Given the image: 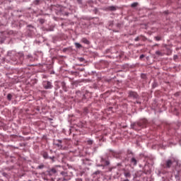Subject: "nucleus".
Masks as SVG:
<instances>
[{
    "mask_svg": "<svg viewBox=\"0 0 181 181\" xmlns=\"http://www.w3.org/2000/svg\"><path fill=\"white\" fill-rule=\"evenodd\" d=\"M59 169H62L61 166H57V167H54V168H52L49 169L47 171L48 175L49 176H53V175H56V173H58V172H60Z\"/></svg>",
    "mask_w": 181,
    "mask_h": 181,
    "instance_id": "nucleus-2",
    "label": "nucleus"
},
{
    "mask_svg": "<svg viewBox=\"0 0 181 181\" xmlns=\"http://www.w3.org/2000/svg\"><path fill=\"white\" fill-rule=\"evenodd\" d=\"M110 141H112V144H117V141H118V137L112 136L110 137Z\"/></svg>",
    "mask_w": 181,
    "mask_h": 181,
    "instance_id": "nucleus-9",
    "label": "nucleus"
},
{
    "mask_svg": "<svg viewBox=\"0 0 181 181\" xmlns=\"http://www.w3.org/2000/svg\"><path fill=\"white\" fill-rule=\"evenodd\" d=\"M94 175L95 181H104V175L101 171H96Z\"/></svg>",
    "mask_w": 181,
    "mask_h": 181,
    "instance_id": "nucleus-3",
    "label": "nucleus"
},
{
    "mask_svg": "<svg viewBox=\"0 0 181 181\" xmlns=\"http://www.w3.org/2000/svg\"><path fill=\"white\" fill-rule=\"evenodd\" d=\"M58 142H59L60 144H62V140H58Z\"/></svg>",
    "mask_w": 181,
    "mask_h": 181,
    "instance_id": "nucleus-28",
    "label": "nucleus"
},
{
    "mask_svg": "<svg viewBox=\"0 0 181 181\" xmlns=\"http://www.w3.org/2000/svg\"><path fill=\"white\" fill-rule=\"evenodd\" d=\"M76 181H83V179H81V178H76Z\"/></svg>",
    "mask_w": 181,
    "mask_h": 181,
    "instance_id": "nucleus-24",
    "label": "nucleus"
},
{
    "mask_svg": "<svg viewBox=\"0 0 181 181\" xmlns=\"http://www.w3.org/2000/svg\"><path fill=\"white\" fill-rule=\"evenodd\" d=\"M83 97H85V95H83Z\"/></svg>",
    "mask_w": 181,
    "mask_h": 181,
    "instance_id": "nucleus-31",
    "label": "nucleus"
},
{
    "mask_svg": "<svg viewBox=\"0 0 181 181\" xmlns=\"http://www.w3.org/2000/svg\"><path fill=\"white\" fill-rule=\"evenodd\" d=\"M75 46H76V47H77V49H80L82 47L81 44H80L78 42H76Z\"/></svg>",
    "mask_w": 181,
    "mask_h": 181,
    "instance_id": "nucleus-16",
    "label": "nucleus"
},
{
    "mask_svg": "<svg viewBox=\"0 0 181 181\" xmlns=\"http://www.w3.org/2000/svg\"><path fill=\"white\" fill-rule=\"evenodd\" d=\"M42 86L45 90H49L50 88H53V86L52 83L49 81H45L42 83Z\"/></svg>",
    "mask_w": 181,
    "mask_h": 181,
    "instance_id": "nucleus-4",
    "label": "nucleus"
},
{
    "mask_svg": "<svg viewBox=\"0 0 181 181\" xmlns=\"http://www.w3.org/2000/svg\"><path fill=\"white\" fill-rule=\"evenodd\" d=\"M156 40L159 41L160 40V37H155Z\"/></svg>",
    "mask_w": 181,
    "mask_h": 181,
    "instance_id": "nucleus-22",
    "label": "nucleus"
},
{
    "mask_svg": "<svg viewBox=\"0 0 181 181\" xmlns=\"http://www.w3.org/2000/svg\"><path fill=\"white\" fill-rule=\"evenodd\" d=\"M173 59L174 60H176L177 59V55H174Z\"/></svg>",
    "mask_w": 181,
    "mask_h": 181,
    "instance_id": "nucleus-26",
    "label": "nucleus"
},
{
    "mask_svg": "<svg viewBox=\"0 0 181 181\" xmlns=\"http://www.w3.org/2000/svg\"><path fill=\"white\" fill-rule=\"evenodd\" d=\"M137 104H139V102H136Z\"/></svg>",
    "mask_w": 181,
    "mask_h": 181,
    "instance_id": "nucleus-30",
    "label": "nucleus"
},
{
    "mask_svg": "<svg viewBox=\"0 0 181 181\" xmlns=\"http://www.w3.org/2000/svg\"><path fill=\"white\" fill-rule=\"evenodd\" d=\"M172 165H173V160H165V163L164 165V168H170V166H172Z\"/></svg>",
    "mask_w": 181,
    "mask_h": 181,
    "instance_id": "nucleus-6",
    "label": "nucleus"
},
{
    "mask_svg": "<svg viewBox=\"0 0 181 181\" xmlns=\"http://www.w3.org/2000/svg\"><path fill=\"white\" fill-rule=\"evenodd\" d=\"M139 95L136 92L129 91V98H132L133 100H138Z\"/></svg>",
    "mask_w": 181,
    "mask_h": 181,
    "instance_id": "nucleus-5",
    "label": "nucleus"
},
{
    "mask_svg": "<svg viewBox=\"0 0 181 181\" xmlns=\"http://www.w3.org/2000/svg\"><path fill=\"white\" fill-rule=\"evenodd\" d=\"M103 137H101V139H100V141H101V140L103 139Z\"/></svg>",
    "mask_w": 181,
    "mask_h": 181,
    "instance_id": "nucleus-29",
    "label": "nucleus"
},
{
    "mask_svg": "<svg viewBox=\"0 0 181 181\" xmlns=\"http://www.w3.org/2000/svg\"><path fill=\"white\" fill-rule=\"evenodd\" d=\"M61 175H62V176H63L64 180H70V177H69L67 176L66 172L62 171V172H61Z\"/></svg>",
    "mask_w": 181,
    "mask_h": 181,
    "instance_id": "nucleus-8",
    "label": "nucleus"
},
{
    "mask_svg": "<svg viewBox=\"0 0 181 181\" xmlns=\"http://www.w3.org/2000/svg\"><path fill=\"white\" fill-rule=\"evenodd\" d=\"M43 168H45V165L42 164L38 165L37 169H43Z\"/></svg>",
    "mask_w": 181,
    "mask_h": 181,
    "instance_id": "nucleus-19",
    "label": "nucleus"
},
{
    "mask_svg": "<svg viewBox=\"0 0 181 181\" xmlns=\"http://www.w3.org/2000/svg\"><path fill=\"white\" fill-rule=\"evenodd\" d=\"M146 127H148V120L146 119H141L131 124V127L135 131H141L142 128H146Z\"/></svg>",
    "mask_w": 181,
    "mask_h": 181,
    "instance_id": "nucleus-1",
    "label": "nucleus"
},
{
    "mask_svg": "<svg viewBox=\"0 0 181 181\" xmlns=\"http://www.w3.org/2000/svg\"><path fill=\"white\" fill-rule=\"evenodd\" d=\"M42 156L45 159H49V155L47 154V152H43Z\"/></svg>",
    "mask_w": 181,
    "mask_h": 181,
    "instance_id": "nucleus-13",
    "label": "nucleus"
},
{
    "mask_svg": "<svg viewBox=\"0 0 181 181\" xmlns=\"http://www.w3.org/2000/svg\"><path fill=\"white\" fill-rule=\"evenodd\" d=\"M156 54L158 56H163V53L160 52V51H156Z\"/></svg>",
    "mask_w": 181,
    "mask_h": 181,
    "instance_id": "nucleus-18",
    "label": "nucleus"
},
{
    "mask_svg": "<svg viewBox=\"0 0 181 181\" xmlns=\"http://www.w3.org/2000/svg\"><path fill=\"white\" fill-rule=\"evenodd\" d=\"M88 145H93V141L91 140L88 141Z\"/></svg>",
    "mask_w": 181,
    "mask_h": 181,
    "instance_id": "nucleus-21",
    "label": "nucleus"
},
{
    "mask_svg": "<svg viewBox=\"0 0 181 181\" xmlns=\"http://www.w3.org/2000/svg\"><path fill=\"white\" fill-rule=\"evenodd\" d=\"M144 57H145V55H144V54H141V55L140 56V59H144Z\"/></svg>",
    "mask_w": 181,
    "mask_h": 181,
    "instance_id": "nucleus-27",
    "label": "nucleus"
},
{
    "mask_svg": "<svg viewBox=\"0 0 181 181\" xmlns=\"http://www.w3.org/2000/svg\"><path fill=\"white\" fill-rule=\"evenodd\" d=\"M132 8H136V6H138V3L135 2L132 4L131 5Z\"/></svg>",
    "mask_w": 181,
    "mask_h": 181,
    "instance_id": "nucleus-17",
    "label": "nucleus"
},
{
    "mask_svg": "<svg viewBox=\"0 0 181 181\" xmlns=\"http://www.w3.org/2000/svg\"><path fill=\"white\" fill-rule=\"evenodd\" d=\"M81 42L83 43H85V45H90V41H88V40H87V38H82Z\"/></svg>",
    "mask_w": 181,
    "mask_h": 181,
    "instance_id": "nucleus-12",
    "label": "nucleus"
},
{
    "mask_svg": "<svg viewBox=\"0 0 181 181\" xmlns=\"http://www.w3.org/2000/svg\"><path fill=\"white\" fill-rule=\"evenodd\" d=\"M79 62H84V58L83 57L79 58Z\"/></svg>",
    "mask_w": 181,
    "mask_h": 181,
    "instance_id": "nucleus-23",
    "label": "nucleus"
},
{
    "mask_svg": "<svg viewBox=\"0 0 181 181\" xmlns=\"http://www.w3.org/2000/svg\"><path fill=\"white\" fill-rule=\"evenodd\" d=\"M139 40V37L135 38V42H138Z\"/></svg>",
    "mask_w": 181,
    "mask_h": 181,
    "instance_id": "nucleus-25",
    "label": "nucleus"
},
{
    "mask_svg": "<svg viewBox=\"0 0 181 181\" xmlns=\"http://www.w3.org/2000/svg\"><path fill=\"white\" fill-rule=\"evenodd\" d=\"M136 163H137L136 159L135 158H132L131 159V164L134 165V166H136Z\"/></svg>",
    "mask_w": 181,
    "mask_h": 181,
    "instance_id": "nucleus-11",
    "label": "nucleus"
},
{
    "mask_svg": "<svg viewBox=\"0 0 181 181\" xmlns=\"http://www.w3.org/2000/svg\"><path fill=\"white\" fill-rule=\"evenodd\" d=\"M12 94H11V93H8V95H7V100H8V101H11V100H12Z\"/></svg>",
    "mask_w": 181,
    "mask_h": 181,
    "instance_id": "nucleus-15",
    "label": "nucleus"
},
{
    "mask_svg": "<svg viewBox=\"0 0 181 181\" xmlns=\"http://www.w3.org/2000/svg\"><path fill=\"white\" fill-rule=\"evenodd\" d=\"M39 2H40V1H39V0H35V1H34V4H35V5H38V4H39Z\"/></svg>",
    "mask_w": 181,
    "mask_h": 181,
    "instance_id": "nucleus-20",
    "label": "nucleus"
},
{
    "mask_svg": "<svg viewBox=\"0 0 181 181\" xmlns=\"http://www.w3.org/2000/svg\"><path fill=\"white\" fill-rule=\"evenodd\" d=\"M101 166H108L110 165V161L105 160L104 158H101Z\"/></svg>",
    "mask_w": 181,
    "mask_h": 181,
    "instance_id": "nucleus-7",
    "label": "nucleus"
},
{
    "mask_svg": "<svg viewBox=\"0 0 181 181\" xmlns=\"http://www.w3.org/2000/svg\"><path fill=\"white\" fill-rule=\"evenodd\" d=\"M124 176H125V177H131V173H129V172H127V171H125L124 172Z\"/></svg>",
    "mask_w": 181,
    "mask_h": 181,
    "instance_id": "nucleus-14",
    "label": "nucleus"
},
{
    "mask_svg": "<svg viewBox=\"0 0 181 181\" xmlns=\"http://www.w3.org/2000/svg\"><path fill=\"white\" fill-rule=\"evenodd\" d=\"M107 11H114L117 9V7L116 6H108L107 8Z\"/></svg>",
    "mask_w": 181,
    "mask_h": 181,
    "instance_id": "nucleus-10",
    "label": "nucleus"
}]
</instances>
